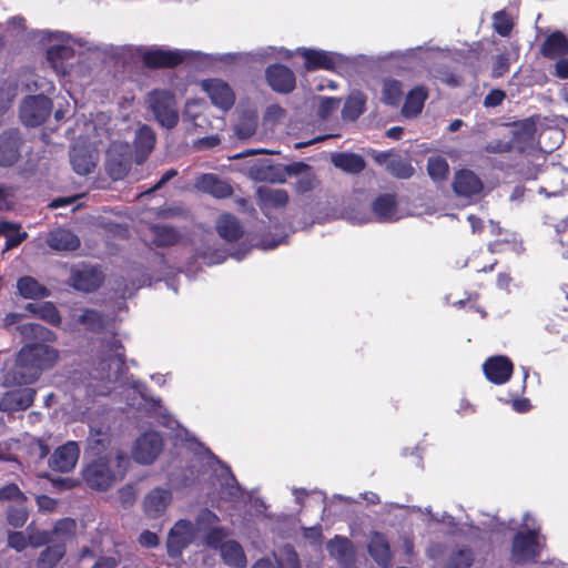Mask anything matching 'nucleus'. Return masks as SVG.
<instances>
[{
	"mask_svg": "<svg viewBox=\"0 0 568 568\" xmlns=\"http://www.w3.org/2000/svg\"><path fill=\"white\" fill-rule=\"evenodd\" d=\"M341 100L337 98H322L318 106V115L326 119L331 112L338 109Z\"/></svg>",
	"mask_w": 568,
	"mask_h": 568,
	"instance_id": "nucleus-55",
	"label": "nucleus"
},
{
	"mask_svg": "<svg viewBox=\"0 0 568 568\" xmlns=\"http://www.w3.org/2000/svg\"><path fill=\"white\" fill-rule=\"evenodd\" d=\"M220 548V556L225 565L231 568H245L247 565L246 556L242 546L234 541H221L215 548Z\"/></svg>",
	"mask_w": 568,
	"mask_h": 568,
	"instance_id": "nucleus-23",
	"label": "nucleus"
},
{
	"mask_svg": "<svg viewBox=\"0 0 568 568\" xmlns=\"http://www.w3.org/2000/svg\"><path fill=\"white\" fill-rule=\"evenodd\" d=\"M106 171L113 180L123 179L130 170L131 152L128 143L113 142L106 154Z\"/></svg>",
	"mask_w": 568,
	"mask_h": 568,
	"instance_id": "nucleus-7",
	"label": "nucleus"
},
{
	"mask_svg": "<svg viewBox=\"0 0 568 568\" xmlns=\"http://www.w3.org/2000/svg\"><path fill=\"white\" fill-rule=\"evenodd\" d=\"M373 212L381 221L393 220L395 217V199L392 195L379 196L373 203Z\"/></svg>",
	"mask_w": 568,
	"mask_h": 568,
	"instance_id": "nucleus-41",
	"label": "nucleus"
},
{
	"mask_svg": "<svg viewBox=\"0 0 568 568\" xmlns=\"http://www.w3.org/2000/svg\"><path fill=\"white\" fill-rule=\"evenodd\" d=\"M80 448L75 442H68L59 447L50 458V466L58 471L67 473L74 468L79 459Z\"/></svg>",
	"mask_w": 568,
	"mask_h": 568,
	"instance_id": "nucleus-15",
	"label": "nucleus"
},
{
	"mask_svg": "<svg viewBox=\"0 0 568 568\" xmlns=\"http://www.w3.org/2000/svg\"><path fill=\"white\" fill-rule=\"evenodd\" d=\"M74 58L72 48L65 43H55L49 47L47 51V59L51 68L58 74H69L71 60Z\"/></svg>",
	"mask_w": 568,
	"mask_h": 568,
	"instance_id": "nucleus-17",
	"label": "nucleus"
},
{
	"mask_svg": "<svg viewBox=\"0 0 568 568\" xmlns=\"http://www.w3.org/2000/svg\"><path fill=\"white\" fill-rule=\"evenodd\" d=\"M48 245L55 251H73L79 247V239L69 230L57 229L49 233Z\"/></svg>",
	"mask_w": 568,
	"mask_h": 568,
	"instance_id": "nucleus-29",
	"label": "nucleus"
},
{
	"mask_svg": "<svg viewBox=\"0 0 568 568\" xmlns=\"http://www.w3.org/2000/svg\"><path fill=\"white\" fill-rule=\"evenodd\" d=\"M494 27L501 36H507L511 30V22L504 12H498L494 16Z\"/></svg>",
	"mask_w": 568,
	"mask_h": 568,
	"instance_id": "nucleus-56",
	"label": "nucleus"
},
{
	"mask_svg": "<svg viewBox=\"0 0 568 568\" xmlns=\"http://www.w3.org/2000/svg\"><path fill=\"white\" fill-rule=\"evenodd\" d=\"M20 84L27 91H39L40 94L50 93L53 91L54 85L52 81L45 77L40 75L33 71L26 72L20 79Z\"/></svg>",
	"mask_w": 568,
	"mask_h": 568,
	"instance_id": "nucleus-35",
	"label": "nucleus"
},
{
	"mask_svg": "<svg viewBox=\"0 0 568 568\" xmlns=\"http://www.w3.org/2000/svg\"><path fill=\"white\" fill-rule=\"evenodd\" d=\"M221 487L227 498L234 499L241 495V488L227 467L221 469Z\"/></svg>",
	"mask_w": 568,
	"mask_h": 568,
	"instance_id": "nucleus-45",
	"label": "nucleus"
},
{
	"mask_svg": "<svg viewBox=\"0 0 568 568\" xmlns=\"http://www.w3.org/2000/svg\"><path fill=\"white\" fill-rule=\"evenodd\" d=\"M555 75L559 79H568V58H560L555 64Z\"/></svg>",
	"mask_w": 568,
	"mask_h": 568,
	"instance_id": "nucleus-64",
	"label": "nucleus"
},
{
	"mask_svg": "<svg viewBox=\"0 0 568 568\" xmlns=\"http://www.w3.org/2000/svg\"><path fill=\"white\" fill-rule=\"evenodd\" d=\"M162 449V438L155 432H149L139 437L132 450L136 463L151 464Z\"/></svg>",
	"mask_w": 568,
	"mask_h": 568,
	"instance_id": "nucleus-8",
	"label": "nucleus"
},
{
	"mask_svg": "<svg viewBox=\"0 0 568 568\" xmlns=\"http://www.w3.org/2000/svg\"><path fill=\"white\" fill-rule=\"evenodd\" d=\"M539 547L536 530L517 534L513 542V559L517 562L529 561L537 557Z\"/></svg>",
	"mask_w": 568,
	"mask_h": 568,
	"instance_id": "nucleus-12",
	"label": "nucleus"
},
{
	"mask_svg": "<svg viewBox=\"0 0 568 568\" xmlns=\"http://www.w3.org/2000/svg\"><path fill=\"white\" fill-rule=\"evenodd\" d=\"M8 544L17 551H22L29 545V535L26 536L22 531H14L9 534Z\"/></svg>",
	"mask_w": 568,
	"mask_h": 568,
	"instance_id": "nucleus-54",
	"label": "nucleus"
},
{
	"mask_svg": "<svg viewBox=\"0 0 568 568\" xmlns=\"http://www.w3.org/2000/svg\"><path fill=\"white\" fill-rule=\"evenodd\" d=\"M0 235H3L7 240L4 251L18 246L27 239V233L20 231V225L9 222L0 224Z\"/></svg>",
	"mask_w": 568,
	"mask_h": 568,
	"instance_id": "nucleus-40",
	"label": "nucleus"
},
{
	"mask_svg": "<svg viewBox=\"0 0 568 568\" xmlns=\"http://www.w3.org/2000/svg\"><path fill=\"white\" fill-rule=\"evenodd\" d=\"M16 97V89L11 85H3L0 88V108L6 109Z\"/></svg>",
	"mask_w": 568,
	"mask_h": 568,
	"instance_id": "nucleus-60",
	"label": "nucleus"
},
{
	"mask_svg": "<svg viewBox=\"0 0 568 568\" xmlns=\"http://www.w3.org/2000/svg\"><path fill=\"white\" fill-rule=\"evenodd\" d=\"M403 90L399 81L385 79L382 84V101L388 105H397L402 99Z\"/></svg>",
	"mask_w": 568,
	"mask_h": 568,
	"instance_id": "nucleus-42",
	"label": "nucleus"
},
{
	"mask_svg": "<svg viewBox=\"0 0 568 568\" xmlns=\"http://www.w3.org/2000/svg\"><path fill=\"white\" fill-rule=\"evenodd\" d=\"M97 154L88 145L75 144L70 153V162L74 170L80 175H87L92 172L97 164Z\"/></svg>",
	"mask_w": 568,
	"mask_h": 568,
	"instance_id": "nucleus-21",
	"label": "nucleus"
},
{
	"mask_svg": "<svg viewBox=\"0 0 568 568\" xmlns=\"http://www.w3.org/2000/svg\"><path fill=\"white\" fill-rule=\"evenodd\" d=\"M78 321L82 323L88 329L98 331L104 326L103 316L97 311L85 310L79 316Z\"/></svg>",
	"mask_w": 568,
	"mask_h": 568,
	"instance_id": "nucleus-47",
	"label": "nucleus"
},
{
	"mask_svg": "<svg viewBox=\"0 0 568 568\" xmlns=\"http://www.w3.org/2000/svg\"><path fill=\"white\" fill-rule=\"evenodd\" d=\"M149 105L156 121L166 129H172L178 124L179 113L176 101L172 93L168 91H153L148 98Z\"/></svg>",
	"mask_w": 568,
	"mask_h": 568,
	"instance_id": "nucleus-4",
	"label": "nucleus"
},
{
	"mask_svg": "<svg viewBox=\"0 0 568 568\" xmlns=\"http://www.w3.org/2000/svg\"><path fill=\"white\" fill-rule=\"evenodd\" d=\"M52 111V102L43 94L29 95L21 101L19 113L28 126L42 124Z\"/></svg>",
	"mask_w": 568,
	"mask_h": 568,
	"instance_id": "nucleus-5",
	"label": "nucleus"
},
{
	"mask_svg": "<svg viewBox=\"0 0 568 568\" xmlns=\"http://www.w3.org/2000/svg\"><path fill=\"white\" fill-rule=\"evenodd\" d=\"M333 164L349 173H358L365 168L362 156L354 153H337L332 156Z\"/></svg>",
	"mask_w": 568,
	"mask_h": 568,
	"instance_id": "nucleus-37",
	"label": "nucleus"
},
{
	"mask_svg": "<svg viewBox=\"0 0 568 568\" xmlns=\"http://www.w3.org/2000/svg\"><path fill=\"white\" fill-rule=\"evenodd\" d=\"M297 170L295 171L298 176L295 183V189L298 193H305L314 189L316 184V179L314 174H312L308 170V166L305 164H297Z\"/></svg>",
	"mask_w": 568,
	"mask_h": 568,
	"instance_id": "nucleus-44",
	"label": "nucleus"
},
{
	"mask_svg": "<svg viewBox=\"0 0 568 568\" xmlns=\"http://www.w3.org/2000/svg\"><path fill=\"white\" fill-rule=\"evenodd\" d=\"M16 202V189L11 185L0 183V210L10 209Z\"/></svg>",
	"mask_w": 568,
	"mask_h": 568,
	"instance_id": "nucleus-52",
	"label": "nucleus"
},
{
	"mask_svg": "<svg viewBox=\"0 0 568 568\" xmlns=\"http://www.w3.org/2000/svg\"><path fill=\"white\" fill-rule=\"evenodd\" d=\"M487 379L494 384H505L513 374V363L506 356H493L483 365Z\"/></svg>",
	"mask_w": 568,
	"mask_h": 568,
	"instance_id": "nucleus-13",
	"label": "nucleus"
},
{
	"mask_svg": "<svg viewBox=\"0 0 568 568\" xmlns=\"http://www.w3.org/2000/svg\"><path fill=\"white\" fill-rule=\"evenodd\" d=\"M65 550L61 545L48 547L43 550L38 559L39 568H54V566L61 560Z\"/></svg>",
	"mask_w": 568,
	"mask_h": 568,
	"instance_id": "nucleus-43",
	"label": "nucleus"
},
{
	"mask_svg": "<svg viewBox=\"0 0 568 568\" xmlns=\"http://www.w3.org/2000/svg\"><path fill=\"white\" fill-rule=\"evenodd\" d=\"M252 568H300V561L294 550L284 548L275 556L274 561L271 559H260Z\"/></svg>",
	"mask_w": 568,
	"mask_h": 568,
	"instance_id": "nucleus-28",
	"label": "nucleus"
},
{
	"mask_svg": "<svg viewBox=\"0 0 568 568\" xmlns=\"http://www.w3.org/2000/svg\"><path fill=\"white\" fill-rule=\"evenodd\" d=\"M216 231L222 239L229 242L239 240L243 234L239 220L229 213L220 215L216 221Z\"/></svg>",
	"mask_w": 568,
	"mask_h": 568,
	"instance_id": "nucleus-31",
	"label": "nucleus"
},
{
	"mask_svg": "<svg viewBox=\"0 0 568 568\" xmlns=\"http://www.w3.org/2000/svg\"><path fill=\"white\" fill-rule=\"evenodd\" d=\"M268 84L278 92H290L295 87L294 73L284 65H272L266 70Z\"/></svg>",
	"mask_w": 568,
	"mask_h": 568,
	"instance_id": "nucleus-22",
	"label": "nucleus"
},
{
	"mask_svg": "<svg viewBox=\"0 0 568 568\" xmlns=\"http://www.w3.org/2000/svg\"><path fill=\"white\" fill-rule=\"evenodd\" d=\"M201 87L215 106L229 110L234 104L235 95L224 81L217 79L205 80Z\"/></svg>",
	"mask_w": 568,
	"mask_h": 568,
	"instance_id": "nucleus-10",
	"label": "nucleus"
},
{
	"mask_svg": "<svg viewBox=\"0 0 568 568\" xmlns=\"http://www.w3.org/2000/svg\"><path fill=\"white\" fill-rule=\"evenodd\" d=\"M453 189L457 196L471 197L480 194L483 182L473 171L462 170L454 178Z\"/></svg>",
	"mask_w": 568,
	"mask_h": 568,
	"instance_id": "nucleus-19",
	"label": "nucleus"
},
{
	"mask_svg": "<svg viewBox=\"0 0 568 568\" xmlns=\"http://www.w3.org/2000/svg\"><path fill=\"white\" fill-rule=\"evenodd\" d=\"M38 310H39V313H38L39 318H41L54 326L60 325V323H61L60 314H59L57 307L52 303H50V302L41 303V304H39Z\"/></svg>",
	"mask_w": 568,
	"mask_h": 568,
	"instance_id": "nucleus-48",
	"label": "nucleus"
},
{
	"mask_svg": "<svg viewBox=\"0 0 568 568\" xmlns=\"http://www.w3.org/2000/svg\"><path fill=\"white\" fill-rule=\"evenodd\" d=\"M195 187L219 199L227 197L232 193V187L214 174L200 175L195 180Z\"/></svg>",
	"mask_w": 568,
	"mask_h": 568,
	"instance_id": "nucleus-24",
	"label": "nucleus"
},
{
	"mask_svg": "<svg viewBox=\"0 0 568 568\" xmlns=\"http://www.w3.org/2000/svg\"><path fill=\"white\" fill-rule=\"evenodd\" d=\"M59 353L47 344H30L24 346L17 357L12 373L6 376V384H31L38 379L41 372L51 367L58 359Z\"/></svg>",
	"mask_w": 568,
	"mask_h": 568,
	"instance_id": "nucleus-1",
	"label": "nucleus"
},
{
	"mask_svg": "<svg viewBox=\"0 0 568 568\" xmlns=\"http://www.w3.org/2000/svg\"><path fill=\"white\" fill-rule=\"evenodd\" d=\"M298 52L305 59V68L307 71L315 69L333 70L336 65L344 62V57L335 52L313 49H301Z\"/></svg>",
	"mask_w": 568,
	"mask_h": 568,
	"instance_id": "nucleus-11",
	"label": "nucleus"
},
{
	"mask_svg": "<svg viewBox=\"0 0 568 568\" xmlns=\"http://www.w3.org/2000/svg\"><path fill=\"white\" fill-rule=\"evenodd\" d=\"M392 171L396 176L407 179L413 175L414 169L406 162L396 161L392 162Z\"/></svg>",
	"mask_w": 568,
	"mask_h": 568,
	"instance_id": "nucleus-59",
	"label": "nucleus"
},
{
	"mask_svg": "<svg viewBox=\"0 0 568 568\" xmlns=\"http://www.w3.org/2000/svg\"><path fill=\"white\" fill-rule=\"evenodd\" d=\"M150 236L158 246L173 245L178 242L180 235L176 230L169 225H153L150 227Z\"/></svg>",
	"mask_w": 568,
	"mask_h": 568,
	"instance_id": "nucleus-39",
	"label": "nucleus"
},
{
	"mask_svg": "<svg viewBox=\"0 0 568 568\" xmlns=\"http://www.w3.org/2000/svg\"><path fill=\"white\" fill-rule=\"evenodd\" d=\"M71 281L74 288L91 292L100 286L102 274L97 268L84 267L73 272Z\"/></svg>",
	"mask_w": 568,
	"mask_h": 568,
	"instance_id": "nucleus-26",
	"label": "nucleus"
},
{
	"mask_svg": "<svg viewBox=\"0 0 568 568\" xmlns=\"http://www.w3.org/2000/svg\"><path fill=\"white\" fill-rule=\"evenodd\" d=\"M203 101L201 100H191V101H187L186 104H185V112L184 114L192 119V120H195L197 114H199V111L202 109L203 106Z\"/></svg>",
	"mask_w": 568,
	"mask_h": 568,
	"instance_id": "nucleus-63",
	"label": "nucleus"
},
{
	"mask_svg": "<svg viewBox=\"0 0 568 568\" xmlns=\"http://www.w3.org/2000/svg\"><path fill=\"white\" fill-rule=\"evenodd\" d=\"M470 551L467 549H463L452 556L447 568H468L470 566Z\"/></svg>",
	"mask_w": 568,
	"mask_h": 568,
	"instance_id": "nucleus-53",
	"label": "nucleus"
},
{
	"mask_svg": "<svg viewBox=\"0 0 568 568\" xmlns=\"http://www.w3.org/2000/svg\"><path fill=\"white\" fill-rule=\"evenodd\" d=\"M428 174L434 181H443L448 174L447 161L443 158H430L427 163Z\"/></svg>",
	"mask_w": 568,
	"mask_h": 568,
	"instance_id": "nucleus-46",
	"label": "nucleus"
},
{
	"mask_svg": "<svg viewBox=\"0 0 568 568\" xmlns=\"http://www.w3.org/2000/svg\"><path fill=\"white\" fill-rule=\"evenodd\" d=\"M155 144V134L151 128L141 125L135 134V161L142 163L151 153Z\"/></svg>",
	"mask_w": 568,
	"mask_h": 568,
	"instance_id": "nucleus-27",
	"label": "nucleus"
},
{
	"mask_svg": "<svg viewBox=\"0 0 568 568\" xmlns=\"http://www.w3.org/2000/svg\"><path fill=\"white\" fill-rule=\"evenodd\" d=\"M17 291L26 300H40L49 296V290L32 276L20 277L17 282Z\"/></svg>",
	"mask_w": 568,
	"mask_h": 568,
	"instance_id": "nucleus-30",
	"label": "nucleus"
},
{
	"mask_svg": "<svg viewBox=\"0 0 568 568\" xmlns=\"http://www.w3.org/2000/svg\"><path fill=\"white\" fill-rule=\"evenodd\" d=\"M327 550L341 565L348 567L353 561V547L351 541L345 537L336 536L327 544Z\"/></svg>",
	"mask_w": 568,
	"mask_h": 568,
	"instance_id": "nucleus-32",
	"label": "nucleus"
},
{
	"mask_svg": "<svg viewBox=\"0 0 568 568\" xmlns=\"http://www.w3.org/2000/svg\"><path fill=\"white\" fill-rule=\"evenodd\" d=\"M36 390L21 388L6 393L0 399V409L7 413L24 410L33 404Z\"/></svg>",
	"mask_w": 568,
	"mask_h": 568,
	"instance_id": "nucleus-16",
	"label": "nucleus"
},
{
	"mask_svg": "<svg viewBox=\"0 0 568 568\" xmlns=\"http://www.w3.org/2000/svg\"><path fill=\"white\" fill-rule=\"evenodd\" d=\"M28 518V510L24 504H17L11 506L8 511V521L14 527H22Z\"/></svg>",
	"mask_w": 568,
	"mask_h": 568,
	"instance_id": "nucleus-49",
	"label": "nucleus"
},
{
	"mask_svg": "<svg viewBox=\"0 0 568 568\" xmlns=\"http://www.w3.org/2000/svg\"><path fill=\"white\" fill-rule=\"evenodd\" d=\"M75 528L77 524L73 519L64 518L55 524L53 534L58 537L68 539L74 535Z\"/></svg>",
	"mask_w": 568,
	"mask_h": 568,
	"instance_id": "nucleus-51",
	"label": "nucleus"
},
{
	"mask_svg": "<svg viewBox=\"0 0 568 568\" xmlns=\"http://www.w3.org/2000/svg\"><path fill=\"white\" fill-rule=\"evenodd\" d=\"M257 199L258 205L265 214L283 209L288 203L287 192L272 186H260L257 189Z\"/></svg>",
	"mask_w": 568,
	"mask_h": 568,
	"instance_id": "nucleus-18",
	"label": "nucleus"
},
{
	"mask_svg": "<svg viewBox=\"0 0 568 568\" xmlns=\"http://www.w3.org/2000/svg\"><path fill=\"white\" fill-rule=\"evenodd\" d=\"M21 337L26 341H37L39 334L38 323H24L17 327Z\"/></svg>",
	"mask_w": 568,
	"mask_h": 568,
	"instance_id": "nucleus-58",
	"label": "nucleus"
},
{
	"mask_svg": "<svg viewBox=\"0 0 568 568\" xmlns=\"http://www.w3.org/2000/svg\"><path fill=\"white\" fill-rule=\"evenodd\" d=\"M24 494L14 484H10L0 489V500H12L17 504H24Z\"/></svg>",
	"mask_w": 568,
	"mask_h": 568,
	"instance_id": "nucleus-50",
	"label": "nucleus"
},
{
	"mask_svg": "<svg viewBox=\"0 0 568 568\" xmlns=\"http://www.w3.org/2000/svg\"><path fill=\"white\" fill-rule=\"evenodd\" d=\"M21 138L18 131L11 130L0 135V165L10 166L20 156Z\"/></svg>",
	"mask_w": 568,
	"mask_h": 568,
	"instance_id": "nucleus-20",
	"label": "nucleus"
},
{
	"mask_svg": "<svg viewBox=\"0 0 568 568\" xmlns=\"http://www.w3.org/2000/svg\"><path fill=\"white\" fill-rule=\"evenodd\" d=\"M143 60L151 67H173L182 61V55L173 51L152 50L144 53Z\"/></svg>",
	"mask_w": 568,
	"mask_h": 568,
	"instance_id": "nucleus-34",
	"label": "nucleus"
},
{
	"mask_svg": "<svg viewBox=\"0 0 568 568\" xmlns=\"http://www.w3.org/2000/svg\"><path fill=\"white\" fill-rule=\"evenodd\" d=\"M505 97L504 91L493 90L486 95L484 104L485 106H497L504 101Z\"/></svg>",
	"mask_w": 568,
	"mask_h": 568,
	"instance_id": "nucleus-62",
	"label": "nucleus"
},
{
	"mask_svg": "<svg viewBox=\"0 0 568 568\" xmlns=\"http://www.w3.org/2000/svg\"><path fill=\"white\" fill-rule=\"evenodd\" d=\"M27 532L29 534V545L33 547L42 546L50 540L49 535L47 532H32L31 526L27 528Z\"/></svg>",
	"mask_w": 568,
	"mask_h": 568,
	"instance_id": "nucleus-61",
	"label": "nucleus"
},
{
	"mask_svg": "<svg viewBox=\"0 0 568 568\" xmlns=\"http://www.w3.org/2000/svg\"><path fill=\"white\" fill-rule=\"evenodd\" d=\"M366 105V97L364 93L359 91H354L347 98L344 109L343 116L347 120H356L359 118L364 111Z\"/></svg>",
	"mask_w": 568,
	"mask_h": 568,
	"instance_id": "nucleus-38",
	"label": "nucleus"
},
{
	"mask_svg": "<svg viewBox=\"0 0 568 568\" xmlns=\"http://www.w3.org/2000/svg\"><path fill=\"white\" fill-rule=\"evenodd\" d=\"M368 551L378 565L386 567L389 564L390 550L384 535L378 532L372 535Z\"/></svg>",
	"mask_w": 568,
	"mask_h": 568,
	"instance_id": "nucleus-33",
	"label": "nucleus"
},
{
	"mask_svg": "<svg viewBox=\"0 0 568 568\" xmlns=\"http://www.w3.org/2000/svg\"><path fill=\"white\" fill-rule=\"evenodd\" d=\"M197 536L195 526L186 520L180 519L169 531L168 536V552L171 557H178L182 554L190 544H192Z\"/></svg>",
	"mask_w": 568,
	"mask_h": 568,
	"instance_id": "nucleus-6",
	"label": "nucleus"
},
{
	"mask_svg": "<svg viewBox=\"0 0 568 568\" xmlns=\"http://www.w3.org/2000/svg\"><path fill=\"white\" fill-rule=\"evenodd\" d=\"M108 440V433L102 429L94 430L92 426H90V437L89 445L92 450H98L99 446H103Z\"/></svg>",
	"mask_w": 568,
	"mask_h": 568,
	"instance_id": "nucleus-57",
	"label": "nucleus"
},
{
	"mask_svg": "<svg viewBox=\"0 0 568 568\" xmlns=\"http://www.w3.org/2000/svg\"><path fill=\"white\" fill-rule=\"evenodd\" d=\"M219 520V517L209 509H203L196 517V532L205 531L206 542L211 547H216L229 535L225 528L216 527Z\"/></svg>",
	"mask_w": 568,
	"mask_h": 568,
	"instance_id": "nucleus-9",
	"label": "nucleus"
},
{
	"mask_svg": "<svg viewBox=\"0 0 568 568\" xmlns=\"http://www.w3.org/2000/svg\"><path fill=\"white\" fill-rule=\"evenodd\" d=\"M540 53L548 59H557L568 53V38L560 31L549 34L540 47Z\"/></svg>",
	"mask_w": 568,
	"mask_h": 568,
	"instance_id": "nucleus-25",
	"label": "nucleus"
},
{
	"mask_svg": "<svg viewBox=\"0 0 568 568\" xmlns=\"http://www.w3.org/2000/svg\"><path fill=\"white\" fill-rule=\"evenodd\" d=\"M123 366V352L120 341L113 336L102 342L98 357L93 362V377L115 383L122 374Z\"/></svg>",
	"mask_w": 568,
	"mask_h": 568,
	"instance_id": "nucleus-3",
	"label": "nucleus"
},
{
	"mask_svg": "<svg viewBox=\"0 0 568 568\" xmlns=\"http://www.w3.org/2000/svg\"><path fill=\"white\" fill-rule=\"evenodd\" d=\"M171 503V490L164 488H154L145 495L143 500V509L149 518H159L164 515Z\"/></svg>",
	"mask_w": 568,
	"mask_h": 568,
	"instance_id": "nucleus-14",
	"label": "nucleus"
},
{
	"mask_svg": "<svg viewBox=\"0 0 568 568\" xmlns=\"http://www.w3.org/2000/svg\"><path fill=\"white\" fill-rule=\"evenodd\" d=\"M128 466V458L121 452H110L92 460L83 470L85 483L94 489L106 490L121 479Z\"/></svg>",
	"mask_w": 568,
	"mask_h": 568,
	"instance_id": "nucleus-2",
	"label": "nucleus"
},
{
	"mask_svg": "<svg viewBox=\"0 0 568 568\" xmlns=\"http://www.w3.org/2000/svg\"><path fill=\"white\" fill-rule=\"evenodd\" d=\"M427 98V93L423 87H416L406 97L402 113L406 118H413L417 115Z\"/></svg>",
	"mask_w": 568,
	"mask_h": 568,
	"instance_id": "nucleus-36",
	"label": "nucleus"
}]
</instances>
